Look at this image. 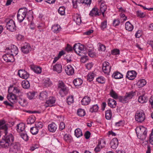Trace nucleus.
Wrapping results in <instances>:
<instances>
[{"instance_id":"0eeeda50","label":"nucleus","mask_w":153,"mask_h":153,"mask_svg":"<svg viewBox=\"0 0 153 153\" xmlns=\"http://www.w3.org/2000/svg\"><path fill=\"white\" fill-rule=\"evenodd\" d=\"M20 145L18 142L11 143L9 149L10 153H17L20 150Z\"/></svg>"},{"instance_id":"dca6fc26","label":"nucleus","mask_w":153,"mask_h":153,"mask_svg":"<svg viewBox=\"0 0 153 153\" xmlns=\"http://www.w3.org/2000/svg\"><path fill=\"white\" fill-rule=\"evenodd\" d=\"M118 144L119 143L117 139L116 138H114L111 141V147L113 149H115L118 146Z\"/></svg>"},{"instance_id":"ddd939ff","label":"nucleus","mask_w":153,"mask_h":153,"mask_svg":"<svg viewBox=\"0 0 153 153\" xmlns=\"http://www.w3.org/2000/svg\"><path fill=\"white\" fill-rule=\"evenodd\" d=\"M18 74L20 77L25 79H27L29 76L27 72L23 70H19Z\"/></svg>"},{"instance_id":"a211bd4d","label":"nucleus","mask_w":153,"mask_h":153,"mask_svg":"<svg viewBox=\"0 0 153 153\" xmlns=\"http://www.w3.org/2000/svg\"><path fill=\"white\" fill-rule=\"evenodd\" d=\"M57 126L54 123H52L48 126L49 131L51 132H55L56 130Z\"/></svg>"},{"instance_id":"680f3d73","label":"nucleus","mask_w":153,"mask_h":153,"mask_svg":"<svg viewBox=\"0 0 153 153\" xmlns=\"http://www.w3.org/2000/svg\"><path fill=\"white\" fill-rule=\"evenodd\" d=\"M111 53L113 55H119L120 54V50L117 49H114L111 51Z\"/></svg>"},{"instance_id":"bb28decb","label":"nucleus","mask_w":153,"mask_h":153,"mask_svg":"<svg viewBox=\"0 0 153 153\" xmlns=\"http://www.w3.org/2000/svg\"><path fill=\"white\" fill-rule=\"evenodd\" d=\"M125 28L128 31H131L133 29V26L129 21L127 22L125 25Z\"/></svg>"},{"instance_id":"423d86ee","label":"nucleus","mask_w":153,"mask_h":153,"mask_svg":"<svg viewBox=\"0 0 153 153\" xmlns=\"http://www.w3.org/2000/svg\"><path fill=\"white\" fill-rule=\"evenodd\" d=\"M145 115L143 110H139L137 111L135 115L136 120L138 122L142 123L145 119Z\"/></svg>"},{"instance_id":"603ef678","label":"nucleus","mask_w":153,"mask_h":153,"mask_svg":"<svg viewBox=\"0 0 153 153\" xmlns=\"http://www.w3.org/2000/svg\"><path fill=\"white\" fill-rule=\"evenodd\" d=\"M34 71L37 74H40L42 72L41 68L39 67H34L33 68Z\"/></svg>"},{"instance_id":"39448f33","label":"nucleus","mask_w":153,"mask_h":153,"mask_svg":"<svg viewBox=\"0 0 153 153\" xmlns=\"http://www.w3.org/2000/svg\"><path fill=\"white\" fill-rule=\"evenodd\" d=\"M58 89L59 90V93L60 95L63 96V94H66L68 93V89L64 82L62 81L58 82Z\"/></svg>"},{"instance_id":"a878e982","label":"nucleus","mask_w":153,"mask_h":153,"mask_svg":"<svg viewBox=\"0 0 153 153\" xmlns=\"http://www.w3.org/2000/svg\"><path fill=\"white\" fill-rule=\"evenodd\" d=\"M36 118L34 115H31L29 117L27 120V124H31L35 121Z\"/></svg>"},{"instance_id":"c9c22d12","label":"nucleus","mask_w":153,"mask_h":153,"mask_svg":"<svg viewBox=\"0 0 153 153\" xmlns=\"http://www.w3.org/2000/svg\"><path fill=\"white\" fill-rule=\"evenodd\" d=\"M146 81L144 79H142L139 81L137 83V85L139 88L142 87L144 86L146 84Z\"/></svg>"},{"instance_id":"b1692460","label":"nucleus","mask_w":153,"mask_h":153,"mask_svg":"<svg viewBox=\"0 0 153 153\" xmlns=\"http://www.w3.org/2000/svg\"><path fill=\"white\" fill-rule=\"evenodd\" d=\"M53 70L56 71L58 73H60L62 71V65L61 64H56L53 66Z\"/></svg>"},{"instance_id":"e2e57ef3","label":"nucleus","mask_w":153,"mask_h":153,"mask_svg":"<svg viewBox=\"0 0 153 153\" xmlns=\"http://www.w3.org/2000/svg\"><path fill=\"white\" fill-rule=\"evenodd\" d=\"M101 28L102 29L104 30L107 27V22L106 21H104L102 22L101 25Z\"/></svg>"},{"instance_id":"f8f14e48","label":"nucleus","mask_w":153,"mask_h":153,"mask_svg":"<svg viewBox=\"0 0 153 153\" xmlns=\"http://www.w3.org/2000/svg\"><path fill=\"white\" fill-rule=\"evenodd\" d=\"M4 120H0V129L1 130H4L5 134L7 133V130L9 124L8 123L5 124Z\"/></svg>"},{"instance_id":"5701e85b","label":"nucleus","mask_w":153,"mask_h":153,"mask_svg":"<svg viewBox=\"0 0 153 153\" xmlns=\"http://www.w3.org/2000/svg\"><path fill=\"white\" fill-rule=\"evenodd\" d=\"M100 13H101L103 17H104V13L106 10L107 6L105 3H101L100 6Z\"/></svg>"},{"instance_id":"4468645a","label":"nucleus","mask_w":153,"mask_h":153,"mask_svg":"<svg viewBox=\"0 0 153 153\" xmlns=\"http://www.w3.org/2000/svg\"><path fill=\"white\" fill-rule=\"evenodd\" d=\"M137 73L134 71H128L126 77L130 80L134 79L136 77Z\"/></svg>"},{"instance_id":"9b49d317","label":"nucleus","mask_w":153,"mask_h":153,"mask_svg":"<svg viewBox=\"0 0 153 153\" xmlns=\"http://www.w3.org/2000/svg\"><path fill=\"white\" fill-rule=\"evenodd\" d=\"M2 58L6 62H13L14 61V56L10 53H6L2 56Z\"/></svg>"},{"instance_id":"6e6d98bb","label":"nucleus","mask_w":153,"mask_h":153,"mask_svg":"<svg viewBox=\"0 0 153 153\" xmlns=\"http://www.w3.org/2000/svg\"><path fill=\"white\" fill-rule=\"evenodd\" d=\"M110 94L111 96L114 98L116 99L118 98V95L113 90H111Z\"/></svg>"},{"instance_id":"4d7b16f0","label":"nucleus","mask_w":153,"mask_h":153,"mask_svg":"<svg viewBox=\"0 0 153 153\" xmlns=\"http://www.w3.org/2000/svg\"><path fill=\"white\" fill-rule=\"evenodd\" d=\"M67 102L68 105H71L74 102V99L73 96L68 97L67 99Z\"/></svg>"},{"instance_id":"a18cd8bd","label":"nucleus","mask_w":153,"mask_h":153,"mask_svg":"<svg viewBox=\"0 0 153 153\" xmlns=\"http://www.w3.org/2000/svg\"><path fill=\"white\" fill-rule=\"evenodd\" d=\"M77 114L79 116H83L85 114V111L84 110L80 108L77 110Z\"/></svg>"},{"instance_id":"69168bd1","label":"nucleus","mask_w":153,"mask_h":153,"mask_svg":"<svg viewBox=\"0 0 153 153\" xmlns=\"http://www.w3.org/2000/svg\"><path fill=\"white\" fill-rule=\"evenodd\" d=\"M88 54L90 57H93L95 56L96 53L93 52L92 51L89 50L88 51Z\"/></svg>"},{"instance_id":"72a5a7b5","label":"nucleus","mask_w":153,"mask_h":153,"mask_svg":"<svg viewBox=\"0 0 153 153\" xmlns=\"http://www.w3.org/2000/svg\"><path fill=\"white\" fill-rule=\"evenodd\" d=\"M112 117V113L111 110H108L105 111V117L108 120H110L111 119Z\"/></svg>"},{"instance_id":"1a4fd4ad","label":"nucleus","mask_w":153,"mask_h":153,"mask_svg":"<svg viewBox=\"0 0 153 153\" xmlns=\"http://www.w3.org/2000/svg\"><path fill=\"white\" fill-rule=\"evenodd\" d=\"M111 68V66L110 65L109 63L107 62H104L102 64V69L103 71L105 74L107 75L108 74L110 71Z\"/></svg>"},{"instance_id":"13d9d810","label":"nucleus","mask_w":153,"mask_h":153,"mask_svg":"<svg viewBox=\"0 0 153 153\" xmlns=\"http://www.w3.org/2000/svg\"><path fill=\"white\" fill-rule=\"evenodd\" d=\"M19 103L21 105V106L25 107L27 105V102L26 100L25 99L21 100V101H19Z\"/></svg>"},{"instance_id":"412c9836","label":"nucleus","mask_w":153,"mask_h":153,"mask_svg":"<svg viewBox=\"0 0 153 153\" xmlns=\"http://www.w3.org/2000/svg\"><path fill=\"white\" fill-rule=\"evenodd\" d=\"M91 101L90 97L88 96H85L81 101L82 104L83 105H87L89 104Z\"/></svg>"},{"instance_id":"2f4dec72","label":"nucleus","mask_w":153,"mask_h":153,"mask_svg":"<svg viewBox=\"0 0 153 153\" xmlns=\"http://www.w3.org/2000/svg\"><path fill=\"white\" fill-rule=\"evenodd\" d=\"M55 98L53 97H50L49 99L46 101V103L49 105L48 106H51V105L55 103Z\"/></svg>"},{"instance_id":"393cba45","label":"nucleus","mask_w":153,"mask_h":153,"mask_svg":"<svg viewBox=\"0 0 153 153\" xmlns=\"http://www.w3.org/2000/svg\"><path fill=\"white\" fill-rule=\"evenodd\" d=\"M48 97V94L46 91L41 92L39 96V98L42 100H45Z\"/></svg>"},{"instance_id":"c85d7f7f","label":"nucleus","mask_w":153,"mask_h":153,"mask_svg":"<svg viewBox=\"0 0 153 153\" xmlns=\"http://www.w3.org/2000/svg\"><path fill=\"white\" fill-rule=\"evenodd\" d=\"M60 26L58 25H54L53 26L52 28V30L54 33H57L59 32L60 30Z\"/></svg>"},{"instance_id":"79ce46f5","label":"nucleus","mask_w":153,"mask_h":153,"mask_svg":"<svg viewBox=\"0 0 153 153\" xmlns=\"http://www.w3.org/2000/svg\"><path fill=\"white\" fill-rule=\"evenodd\" d=\"M35 94L34 91L29 92L27 94V96L29 99L32 100L34 98Z\"/></svg>"},{"instance_id":"c756f323","label":"nucleus","mask_w":153,"mask_h":153,"mask_svg":"<svg viewBox=\"0 0 153 153\" xmlns=\"http://www.w3.org/2000/svg\"><path fill=\"white\" fill-rule=\"evenodd\" d=\"M147 100V97H145L144 95L140 96L138 99V102L142 103L146 102Z\"/></svg>"},{"instance_id":"37998d69","label":"nucleus","mask_w":153,"mask_h":153,"mask_svg":"<svg viewBox=\"0 0 153 153\" xmlns=\"http://www.w3.org/2000/svg\"><path fill=\"white\" fill-rule=\"evenodd\" d=\"M91 1V0H78L79 3L85 4L89 6L90 5Z\"/></svg>"},{"instance_id":"6e6552de","label":"nucleus","mask_w":153,"mask_h":153,"mask_svg":"<svg viewBox=\"0 0 153 153\" xmlns=\"http://www.w3.org/2000/svg\"><path fill=\"white\" fill-rule=\"evenodd\" d=\"M6 27L7 30L11 32L16 30L15 23L12 19H10L7 22Z\"/></svg>"},{"instance_id":"4be33fe9","label":"nucleus","mask_w":153,"mask_h":153,"mask_svg":"<svg viewBox=\"0 0 153 153\" xmlns=\"http://www.w3.org/2000/svg\"><path fill=\"white\" fill-rule=\"evenodd\" d=\"M25 124L23 123H19L17 125V131L19 132H23L25 130Z\"/></svg>"},{"instance_id":"f3484780","label":"nucleus","mask_w":153,"mask_h":153,"mask_svg":"<svg viewBox=\"0 0 153 153\" xmlns=\"http://www.w3.org/2000/svg\"><path fill=\"white\" fill-rule=\"evenodd\" d=\"M100 15V13L99 12L98 9L96 7L93 8L89 13V15L92 16H99Z\"/></svg>"},{"instance_id":"052dcab7","label":"nucleus","mask_w":153,"mask_h":153,"mask_svg":"<svg viewBox=\"0 0 153 153\" xmlns=\"http://www.w3.org/2000/svg\"><path fill=\"white\" fill-rule=\"evenodd\" d=\"M97 81L99 83H104V78L102 77H99L97 79Z\"/></svg>"},{"instance_id":"4c0bfd02","label":"nucleus","mask_w":153,"mask_h":153,"mask_svg":"<svg viewBox=\"0 0 153 153\" xmlns=\"http://www.w3.org/2000/svg\"><path fill=\"white\" fill-rule=\"evenodd\" d=\"M20 134L21 138L24 140L27 141L28 140L29 137L26 133L25 131L24 133L22 132V133H21Z\"/></svg>"},{"instance_id":"0e129e2a","label":"nucleus","mask_w":153,"mask_h":153,"mask_svg":"<svg viewBox=\"0 0 153 153\" xmlns=\"http://www.w3.org/2000/svg\"><path fill=\"white\" fill-rule=\"evenodd\" d=\"M72 3L73 4V6L74 8H77L78 3V0H72Z\"/></svg>"},{"instance_id":"2eb2a0df","label":"nucleus","mask_w":153,"mask_h":153,"mask_svg":"<svg viewBox=\"0 0 153 153\" xmlns=\"http://www.w3.org/2000/svg\"><path fill=\"white\" fill-rule=\"evenodd\" d=\"M65 71L66 74L68 75H72L74 73V70L71 65L65 66Z\"/></svg>"},{"instance_id":"cd10ccee","label":"nucleus","mask_w":153,"mask_h":153,"mask_svg":"<svg viewBox=\"0 0 153 153\" xmlns=\"http://www.w3.org/2000/svg\"><path fill=\"white\" fill-rule=\"evenodd\" d=\"M11 54H12V55L14 56V55H16L18 53V50L16 46L14 45H13V48L10 49V52Z\"/></svg>"},{"instance_id":"09e8293b","label":"nucleus","mask_w":153,"mask_h":153,"mask_svg":"<svg viewBox=\"0 0 153 153\" xmlns=\"http://www.w3.org/2000/svg\"><path fill=\"white\" fill-rule=\"evenodd\" d=\"M99 109V107L97 105H94L90 108V112L93 113L94 112H97Z\"/></svg>"},{"instance_id":"774afa93","label":"nucleus","mask_w":153,"mask_h":153,"mask_svg":"<svg viewBox=\"0 0 153 153\" xmlns=\"http://www.w3.org/2000/svg\"><path fill=\"white\" fill-rule=\"evenodd\" d=\"M36 124H35V126L37 128H42V127L43 125H42V123L40 122H38L37 123H36Z\"/></svg>"},{"instance_id":"a19ab883","label":"nucleus","mask_w":153,"mask_h":153,"mask_svg":"<svg viewBox=\"0 0 153 153\" xmlns=\"http://www.w3.org/2000/svg\"><path fill=\"white\" fill-rule=\"evenodd\" d=\"M120 102L123 103H126L128 102V99L125 95L124 97H121L119 98Z\"/></svg>"},{"instance_id":"6ab92c4d","label":"nucleus","mask_w":153,"mask_h":153,"mask_svg":"<svg viewBox=\"0 0 153 153\" xmlns=\"http://www.w3.org/2000/svg\"><path fill=\"white\" fill-rule=\"evenodd\" d=\"M108 105L111 108H115L116 106L117 103L114 99L109 98L108 100Z\"/></svg>"},{"instance_id":"f03ea898","label":"nucleus","mask_w":153,"mask_h":153,"mask_svg":"<svg viewBox=\"0 0 153 153\" xmlns=\"http://www.w3.org/2000/svg\"><path fill=\"white\" fill-rule=\"evenodd\" d=\"M5 134V135L3 137L0 142V146L3 148H8L10 145L14 141V139L13 135L11 134Z\"/></svg>"},{"instance_id":"aec40b11","label":"nucleus","mask_w":153,"mask_h":153,"mask_svg":"<svg viewBox=\"0 0 153 153\" xmlns=\"http://www.w3.org/2000/svg\"><path fill=\"white\" fill-rule=\"evenodd\" d=\"M140 131L138 132V134H140V136H145L147 134V129L145 127L142 126L139 128Z\"/></svg>"},{"instance_id":"3c124183","label":"nucleus","mask_w":153,"mask_h":153,"mask_svg":"<svg viewBox=\"0 0 153 153\" xmlns=\"http://www.w3.org/2000/svg\"><path fill=\"white\" fill-rule=\"evenodd\" d=\"M65 8L63 6L60 7L58 10V13L61 15H64L65 13Z\"/></svg>"},{"instance_id":"7ed1b4c3","label":"nucleus","mask_w":153,"mask_h":153,"mask_svg":"<svg viewBox=\"0 0 153 153\" xmlns=\"http://www.w3.org/2000/svg\"><path fill=\"white\" fill-rule=\"evenodd\" d=\"M27 12V9L25 8H21L19 10L17 13V18L19 22H22L25 19Z\"/></svg>"},{"instance_id":"7c9ffc66","label":"nucleus","mask_w":153,"mask_h":153,"mask_svg":"<svg viewBox=\"0 0 153 153\" xmlns=\"http://www.w3.org/2000/svg\"><path fill=\"white\" fill-rule=\"evenodd\" d=\"M73 83L76 86L80 85L82 83V80L80 78L76 79L73 81Z\"/></svg>"},{"instance_id":"e433bc0d","label":"nucleus","mask_w":153,"mask_h":153,"mask_svg":"<svg viewBox=\"0 0 153 153\" xmlns=\"http://www.w3.org/2000/svg\"><path fill=\"white\" fill-rule=\"evenodd\" d=\"M22 86L24 88H28L30 87V83L27 81H23L22 82Z\"/></svg>"},{"instance_id":"864d4df0","label":"nucleus","mask_w":153,"mask_h":153,"mask_svg":"<svg viewBox=\"0 0 153 153\" xmlns=\"http://www.w3.org/2000/svg\"><path fill=\"white\" fill-rule=\"evenodd\" d=\"M137 16L140 18H144L146 16V14L145 13L142 12L140 11H137Z\"/></svg>"},{"instance_id":"473e14b6","label":"nucleus","mask_w":153,"mask_h":153,"mask_svg":"<svg viewBox=\"0 0 153 153\" xmlns=\"http://www.w3.org/2000/svg\"><path fill=\"white\" fill-rule=\"evenodd\" d=\"M75 135L78 138L82 135V133L81 130L79 128L76 129L74 131Z\"/></svg>"},{"instance_id":"9d476101","label":"nucleus","mask_w":153,"mask_h":153,"mask_svg":"<svg viewBox=\"0 0 153 153\" xmlns=\"http://www.w3.org/2000/svg\"><path fill=\"white\" fill-rule=\"evenodd\" d=\"M31 49L32 48L30 44L27 43H25L21 47L22 51L25 54H27L29 53L31 51Z\"/></svg>"},{"instance_id":"20e7f679","label":"nucleus","mask_w":153,"mask_h":153,"mask_svg":"<svg viewBox=\"0 0 153 153\" xmlns=\"http://www.w3.org/2000/svg\"><path fill=\"white\" fill-rule=\"evenodd\" d=\"M73 49L80 56H82L84 53V46L80 43L75 44L74 46Z\"/></svg>"},{"instance_id":"c03bdc74","label":"nucleus","mask_w":153,"mask_h":153,"mask_svg":"<svg viewBox=\"0 0 153 153\" xmlns=\"http://www.w3.org/2000/svg\"><path fill=\"white\" fill-rule=\"evenodd\" d=\"M63 138L64 140L67 143L70 142L71 139V136L69 134H65Z\"/></svg>"},{"instance_id":"bf43d9fd","label":"nucleus","mask_w":153,"mask_h":153,"mask_svg":"<svg viewBox=\"0 0 153 153\" xmlns=\"http://www.w3.org/2000/svg\"><path fill=\"white\" fill-rule=\"evenodd\" d=\"M120 23V20L118 19H115L113 22V25L115 27L118 26Z\"/></svg>"},{"instance_id":"ea45409f","label":"nucleus","mask_w":153,"mask_h":153,"mask_svg":"<svg viewBox=\"0 0 153 153\" xmlns=\"http://www.w3.org/2000/svg\"><path fill=\"white\" fill-rule=\"evenodd\" d=\"M74 19L75 21L77 24L80 23L81 22V17L79 15H76L74 18Z\"/></svg>"},{"instance_id":"5fc2aeb1","label":"nucleus","mask_w":153,"mask_h":153,"mask_svg":"<svg viewBox=\"0 0 153 153\" xmlns=\"http://www.w3.org/2000/svg\"><path fill=\"white\" fill-rule=\"evenodd\" d=\"M101 142H98V143L97 145V146L94 149V151L96 152H99L101 149L102 148H101V146H100V144H101Z\"/></svg>"},{"instance_id":"58836bf2","label":"nucleus","mask_w":153,"mask_h":153,"mask_svg":"<svg viewBox=\"0 0 153 153\" xmlns=\"http://www.w3.org/2000/svg\"><path fill=\"white\" fill-rule=\"evenodd\" d=\"M87 80L89 82L92 81L94 77V74L93 73L90 72L87 75Z\"/></svg>"},{"instance_id":"de8ad7c7","label":"nucleus","mask_w":153,"mask_h":153,"mask_svg":"<svg viewBox=\"0 0 153 153\" xmlns=\"http://www.w3.org/2000/svg\"><path fill=\"white\" fill-rule=\"evenodd\" d=\"M134 95L135 92L131 91L128 93H126L125 95L126 96V97L129 100L131 99Z\"/></svg>"},{"instance_id":"f257e3e1","label":"nucleus","mask_w":153,"mask_h":153,"mask_svg":"<svg viewBox=\"0 0 153 153\" xmlns=\"http://www.w3.org/2000/svg\"><path fill=\"white\" fill-rule=\"evenodd\" d=\"M8 92L9 95L7 96L9 101L12 104H15L17 101L16 97L15 94L19 95L21 93L19 89L17 87L10 86L9 88Z\"/></svg>"},{"instance_id":"338daca9","label":"nucleus","mask_w":153,"mask_h":153,"mask_svg":"<svg viewBox=\"0 0 153 153\" xmlns=\"http://www.w3.org/2000/svg\"><path fill=\"white\" fill-rule=\"evenodd\" d=\"M91 135L90 132L88 131H87L84 134L85 138L86 139H88L89 138Z\"/></svg>"},{"instance_id":"49530a36","label":"nucleus","mask_w":153,"mask_h":153,"mask_svg":"<svg viewBox=\"0 0 153 153\" xmlns=\"http://www.w3.org/2000/svg\"><path fill=\"white\" fill-rule=\"evenodd\" d=\"M39 129L35 126V127H33L30 128V132L33 135L36 134L38 132Z\"/></svg>"},{"instance_id":"f704fd0d","label":"nucleus","mask_w":153,"mask_h":153,"mask_svg":"<svg viewBox=\"0 0 153 153\" xmlns=\"http://www.w3.org/2000/svg\"><path fill=\"white\" fill-rule=\"evenodd\" d=\"M112 76H114L116 79H119L123 77V75L118 72H114Z\"/></svg>"},{"instance_id":"8fccbe9b","label":"nucleus","mask_w":153,"mask_h":153,"mask_svg":"<svg viewBox=\"0 0 153 153\" xmlns=\"http://www.w3.org/2000/svg\"><path fill=\"white\" fill-rule=\"evenodd\" d=\"M43 84L45 87H47L51 85L52 83L49 79H47L44 80Z\"/></svg>"}]
</instances>
